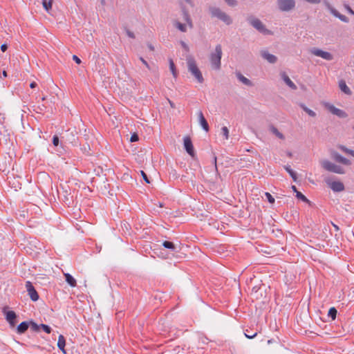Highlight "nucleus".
<instances>
[{
    "label": "nucleus",
    "mask_w": 354,
    "mask_h": 354,
    "mask_svg": "<svg viewBox=\"0 0 354 354\" xmlns=\"http://www.w3.org/2000/svg\"><path fill=\"white\" fill-rule=\"evenodd\" d=\"M162 245L164 248L169 249L172 252H176V246L171 241H165L162 243Z\"/></svg>",
    "instance_id": "obj_26"
},
{
    "label": "nucleus",
    "mask_w": 354,
    "mask_h": 354,
    "mask_svg": "<svg viewBox=\"0 0 354 354\" xmlns=\"http://www.w3.org/2000/svg\"><path fill=\"white\" fill-rule=\"evenodd\" d=\"M265 195H266V198L268 199V202L270 203H274V197L269 192H266Z\"/></svg>",
    "instance_id": "obj_39"
},
{
    "label": "nucleus",
    "mask_w": 354,
    "mask_h": 354,
    "mask_svg": "<svg viewBox=\"0 0 354 354\" xmlns=\"http://www.w3.org/2000/svg\"><path fill=\"white\" fill-rule=\"evenodd\" d=\"M184 147L189 155L191 156H194V146L189 137L184 138Z\"/></svg>",
    "instance_id": "obj_14"
},
{
    "label": "nucleus",
    "mask_w": 354,
    "mask_h": 354,
    "mask_svg": "<svg viewBox=\"0 0 354 354\" xmlns=\"http://www.w3.org/2000/svg\"><path fill=\"white\" fill-rule=\"evenodd\" d=\"M140 60L142 62V64L149 69V70H151V67L149 65V64L147 63V62L142 57H140Z\"/></svg>",
    "instance_id": "obj_44"
},
{
    "label": "nucleus",
    "mask_w": 354,
    "mask_h": 354,
    "mask_svg": "<svg viewBox=\"0 0 354 354\" xmlns=\"http://www.w3.org/2000/svg\"><path fill=\"white\" fill-rule=\"evenodd\" d=\"M208 10L212 17L217 18L226 25H230L232 23V19L230 16L223 12L221 8L216 6H209Z\"/></svg>",
    "instance_id": "obj_3"
},
{
    "label": "nucleus",
    "mask_w": 354,
    "mask_h": 354,
    "mask_svg": "<svg viewBox=\"0 0 354 354\" xmlns=\"http://www.w3.org/2000/svg\"><path fill=\"white\" fill-rule=\"evenodd\" d=\"M337 148L339 149L343 152H344L346 153H348L349 155H351L352 156L354 157V150L348 149V148H347L346 147H345L344 145H339L337 146Z\"/></svg>",
    "instance_id": "obj_29"
},
{
    "label": "nucleus",
    "mask_w": 354,
    "mask_h": 354,
    "mask_svg": "<svg viewBox=\"0 0 354 354\" xmlns=\"http://www.w3.org/2000/svg\"><path fill=\"white\" fill-rule=\"evenodd\" d=\"M221 133L223 134V136L225 137V139H228L229 130H228L227 127H222Z\"/></svg>",
    "instance_id": "obj_37"
},
{
    "label": "nucleus",
    "mask_w": 354,
    "mask_h": 354,
    "mask_svg": "<svg viewBox=\"0 0 354 354\" xmlns=\"http://www.w3.org/2000/svg\"><path fill=\"white\" fill-rule=\"evenodd\" d=\"M186 62L188 71L194 77L198 83H203L204 82V78L201 71L197 66L195 59L189 55L187 57Z\"/></svg>",
    "instance_id": "obj_1"
},
{
    "label": "nucleus",
    "mask_w": 354,
    "mask_h": 354,
    "mask_svg": "<svg viewBox=\"0 0 354 354\" xmlns=\"http://www.w3.org/2000/svg\"><path fill=\"white\" fill-rule=\"evenodd\" d=\"M222 46L221 44L216 46L214 51L209 55V60L212 68L215 71H218L221 67Z\"/></svg>",
    "instance_id": "obj_2"
},
{
    "label": "nucleus",
    "mask_w": 354,
    "mask_h": 354,
    "mask_svg": "<svg viewBox=\"0 0 354 354\" xmlns=\"http://www.w3.org/2000/svg\"><path fill=\"white\" fill-rule=\"evenodd\" d=\"M247 20L248 23L259 32L266 35H272V31L267 29L260 19L254 17H249Z\"/></svg>",
    "instance_id": "obj_4"
},
{
    "label": "nucleus",
    "mask_w": 354,
    "mask_h": 354,
    "mask_svg": "<svg viewBox=\"0 0 354 354\" xmlns=\"http://www.w3.org/2000/svg\"><path fill=\"white\" fill-rule=\"evenodd\" d=\"M187 3L191 4L192 0H185Z\"/></svg>",
    "instance_id": "obj_56"
},
{
    "label": "nucleus",
    "mask_w": 354,
    "mask_h": 354,
    "mask_svg": "<svg viewBox=\"0 0 354 354\" xmlns=\"http://www.w3.org/2000/svg\"><path fill=\"white\" fill-rule=\"evenodd\" d=\"M65 345H66L65 338H64V337L62 335H60L59 336V337H58L57 347L62 351V352L64 354L66 353V350L64 348Z\"/></svg>",
    "instance_id": "obj_19"
},
{
    "label": "nucleus",
    "mask_w": 354,
    "mask_h": 354,
    "mask_svg": "<svg viewBox=\"0 0 354 354\" xmlns=\"http://www.w3.org/2000/svg\"><path fill=\"white\" fill-rule=\"evenodd\" d=\"M2 75L3 77H6L8 76L7 72L6 71H3Z\"/></svg>",
    "instance_id": "obj_52"
},
{
    "label": "nucleus",
    "mask_w": 354,
    "mask_h": 354,
    "mask_svg": "<svg viewBox=\"0 0 354 354\" xmlns=\"http://www.w3.org/2000/svg\"><path fill=\"white\" fill-rule=\"evenodd\" d=\"M180 44H181V46L186 50V51H188L189 50V46H187V44L183 41H180Z\"/></svg>",
    "instance_id": "obj_48"
},
{
    "label": "nucleus",
    "mask_w": 354,
    "mask_h": 354,
    "mask_svg": "<svg viewBox=\"0 0 354 354\" xmlns=\"http://www.w3.org/2000/svg\"><path fill=\"white\" fill-rule=\"evenodd\" d=\"M198 118L199 124H201L202 128L206 132H207L209 131V125H208V123H207L206 119L205 118V117L203 115V112L201 111H199L198 112Z\"/></svg>",
    "instance_id": "obj_16"
},
{
    "label": "nucleus",
    "mask_w": 354,
    "mask_h": 354,
    "mask_svg": "<svg viewBox=\"0 0 354 354\" xmlns=\"http://www.w3.org/2000/svg\"><path fill=\"white\" fill-rule=\"evenodd\" d=\"M8 49V46L6 44H3L1 46V50L3 51V52H5L6 50Z\"/></svg>",
    "instance_id": "obj_50"
},
{
    "label": "nucleus",
    "mask_w": 354,
    "mask_h": 354,
    "mask_svg": "<svg viewBox=\"0 0 354 354\" xmlns=\"http://www.w3.org/2000/svg\"><path fill=\"white\" fill-rule=\"evenodd\" d=\"M40 328H41L43 330L48 334L51 332V328L48 325L41 324H40Z\"/></svg>",
    "instance_id": "obj_36"
},
{
    "label": "nucleus",
    "mask_w": 354,
    "mask_h": 354,
    "mask_svg": "<svg viewBox=\"0 0 354 354\" xmlns=\"http://www.w3.org/2000/svg\"><path fill=\"white\" fill-rule=\"evenodd\" d=\"M169 68H170V71H171L173 76L174 77H176L177 73H176V66H175V64L172 59H169Z\"/></svg>",
    "instance_id": "obj_33"
},
{
    "label": "nucleus",
    "mask_w": 354,
    "mask_h": 354,
    "mask_svg": "<svg viewBox=\"0 0 354 354\" xmlns=\"http://www.w3.org/2000/svg\"><path fill=\"white\" fill-rule=\"evenodd\" d=\"M29 324L27 322H23L19 324L17 328V333L19 334H22L25 333L28 328Z\"/></svg>",
    "instance_id": "obj_20"
},
{
    "label": "nucleus",
    "mask_w": 354,
    "mask_h": 354,
    "mask_svg": "<svg viewBox=\"0 0 354 354\" xmlns=\"http://www.w3.org/2000/svg\"><path fill=\"white\" fill-rule=\"evenodd\" d=\"M183 19L187 22V26L190 28H193V24H192V19L190 18V16H189L188 12L184 9L183 10Z\"/></svg>",
    "instance_id": "obj_23"
},
{
    "label": "nucleus",
    "mask_w": 354,
    "mask_h": 354,
    "mask_svg": "<svg viewBox=\"0 0 354 354\" xmlns=\"http://www.w3.org/2000/svg\"><path fill=\"white\" fill-rule=\"evenodd\" d=\"M101 3H102V5H104V4H105V1H104V0H102V1H101Z\"/></svg>",
    "instance_id": "obj_59"
},
{
    "label": "nucleus",
    "mask_w": 354,
    "mask_h": 354,
    "mask_svg": "<svg viewBox=\"0 0 354 354\" xmlns=\"http://www.w3.org/2000/svg\"><path fill=\"white\" fill-rule=\"evenodd\" d=\"M296 197L297 198L301 200L304 202H306L307 203V202L309 201L308 200V198L303 194H301L300 192H297Z\"/></svg>",
    "instance_id": "obj_35"
},
{
    "label": "nucleus",
    "mask_w": 354,
    "mask_h": 354,
    "mask_svg": "<svg viewBox=\"0 0 354 354\" xmlns=\"http://www.w3.org/2000/svg\"><path fill=\"white\" fill-rule=\"evenodd\" d=\"M65 280L71 286V287H75L77 285L76 280L74 279V277L70 274L69 273H65L64 274Z\"/></svg>",
    "instance_id": "obj_22"
},
{
    "label": "nucleus",
    "mask_w": 354,
    "mask_h": 354,
    "mask_svg": "<svg viewBox=\"0 0 354 354\" xmlns=\"http://www.w3.org/2000/svg\"><path fill=\"white\" fill-rule=\"evenodd\" d=\"M333 225L336 231H338L339 230V227L337 225L333 223Z\"/></svg>",
    "instance_id": "obj_53"
},
{
    "label": "nucleus",
    "mask_w": 354,
    "mask_h": 354,
    "mask_svg": "<svg viewBox=\"0 0 354 354\" xmlns=\"http://www.w3.org/2000/svg\"><path fill=\"white\" fill-rule=\"evenodd\" d=\"M330 154L331 157L339 163L343 164L344 165H350L351 164L348 159L343 157L337 151H333Z\"/></svg>",
    "instance_id": "obj_13"
},
{
    "label": "nucleus",
    "mask_w": 354,
    "mask_h": 354,
    "mask_svg": "<svg viewBox=\"0 0 354 354\" xmlns=\"http://www.w3.org/2000/svg\"><path fill=\"white\" fill-rule=\"evenodd\" d=\"M30 328L33 331H38L40 328V325L36 324L35 322H31L30 324Z\"/></svg>",
    "instance_id": "obj_38"
},
{
    "label": "nucleus",
    "mask_w": 354,
    "mask_h": 354,
    "mask_svg": "<svg viewBox=\"0 0 354 354\" xmlns=\"http://www.w3.org/2000/svg\"><path fill=\"white\" fill-rule=\"evenodd\" d=\"M225 3L230 6H236L237 1L236 0H224Z\"/></svg>",
    "instance_id": "obj_40"
},
{
    "label": "nucleus",
    "mask_w": 354,
    "mask_h": 354,
    "mask_svg": "<svg viewBox=\"0 0 354 354\" xmlns=\"http://www.w3.org/2000/svg\"><path fill=\"white\" fill-rule=\"evenodd\" d=\"M261 55L264 59L267 60L270 64H274L277 61V57L275 55L270 54L267 50H261Z\"/></svg>",
    "instance_id": "obj_15"
},
{
    "label": "nucleus",
    "mask_w": 354,
    "mask_h": 354,
    "mask_svg": "<svg viewBox=\"0 0 354 354\" xmlns=\"http://www.w3.org/2000/svg\"><path fill=\"white\" fill-rule=\"evenodd\" d=\"M149 48H150L151 50H153V47L151 45H149Z\"/></svg>",
    "instance_id": "obj_60"
},
{
    "label": "nucleus",
    "mask_w": 354,
    "mask_h": 354,
    "mask_svg": "<svg viewBox=\"0 0 354 354\" xmlns=\"http://www.w3.org/2000/svg\"><path fill=\"white\" fill-rule=\"evenodd\" d=\"M281 77L284 82L292 89L296 90L297 86L290 79V77L286 75L285 72H282L281 73Z\"/></svg>",
    "instance_id": "obj_17"
},
{
    "label": "nucleus",
    "mask_w": 354,
    "mask_h": 354,
    "mask_svg": "<svg viewBox=\"0 0 354 354\" xmlns=\"http://www.w3.org/2000/svg\"><path fill=\"white\" fill-rule=\"evenodd\" d=\"M26 288L32 301H36L39 299V295L30 281L26 282Z\"/></svg>",
    "instance_id": "obj_11"
},
{
    "label": "nucleus",
    "mask_w": 354,
    "mask_h": 354,
    "mask_svg": "<svg viewBox=\"0 0 354 354\" xmlns=\"http://www.w3.org/2000/svg\"><path fill=\"white\" fill-rule=\"evenodd\" d=\"M126 33H127V36H128L129 37H130V38H135V35H134V33H133V32H131V30H128V29H127V30H126Z\"/></svg>",
    "instance_id": "obj_47"
},
{
    "label": "nucleus",
    "mask_w": 354,
    "mask_h": 354,
    "mask_svg": "<svg viewBox=\"0 0 354 354\" xmlns=\"http://www.w3.org/2000/svg\"><path fill=\"white\" fill-rule=\"evenodd\" d=\"M59 138L57 136L55 135L53 138V144L54 146L57 147L59 145Z\"/></svg>",
    "instance_id": "obj_42"
},
{
    "label": "nucleus",
    "mask_w": 354,
    "mask_h": 354,
    "mask_svg": "<svg viewBox=\"0 0 354 354\" xmlns=\"http://www.w3.org/2000/svg\"><path fill=\"white\" fill-rule=\"evenodd\" d=\"M321 165L325 170L338 174H345V169L340 165H336L328 160L321 162Z\"/></svg>",
    "instance_id": "obj_5"
},
{
    "label": "nucleus",
    "mask_w": 354,
    "mask_h": 354,
    "mask_svg": "<svg viewBox=\"0 0 354 354\" xmlns=\"http://www.w3.org/2000/svg\"><path fill=\"white\" fill-rule=\"evenodd\" d=\"M169 104H170V105H171V107H174V103H173V102H171V101H169Z\"/></svg>",
    "instance_id": "obj_58"
},
{
    "label": "nucleus",
    "mask_w": 354,
    "mask_h": 354,
    "mask_svg": "<svg viewBox=\"0 0 354 354\" xmlns=\"http://www.w3.org/2000/svg\"><path fill=\"white\" fill-rule=\"evenodd\" d=\"M214 162H215V167L216 169L217 167H216V157L214 158Z\"/></svg>",
    "instance_id": "obj_57"
},
{
    "label": "nucleus",
    "mask_w": 354,
    "mask_h": 354,
    "mask_svg": "<svg viewBox=\"0 0 354 354\" xmlns=\"http://www.w3.org/2000/svg\"><path fill=\"white\" fill-rule=\"evenodd\" d=\"M73 59L77 64H80L81 63V59L75 55H73Z\"/></svg>",
    "instance_id": "obj_49"
},
{
    "label": "nucleus",
    "mask_w": 354,
    "mask_h": 354,
    "mask_svg": "<svg viewBox=\"0 0 354 354\" xmlns=\"http://www.w3.org/2000/svg\"><path fill=\"white\" fill-rule=\"evenodd\" d=\"M299 106L310 117L316 116V113L314 111L308 109L304 103H299Z\"/></svg>",
    "instance_id": "obj_25"
},
{
    "label": "nucleus",
    "mask_w": 354,
    "mask_h": 354,
    "mask_svg": "<svg viewBox=\"0 0 354 354\" xmlns=\"http://www.w3.org/2000/svg\"><path fill=\"white\" fill-rule=\"evenodd\" d=\"M257 335V333H254L253 334H250V333H245V335L247 338L248 339H252L254 338V337H256V335Z\"/></svg>",
    "instance_id": "obj_46"
},
{
    "label": "nucleus",
    "mask_w": 354,
    "mask_h": 354,
    "mask_svg": "<svg viewBox=\"0 0 354 354\" xmlns=\"http://www.w3.org/2000/svg\"><path fill=\"white\" fill-rule=\"evenodd\" d=\"M174 25L177 29H178L182 32H185L187 30V25L183 24L178 21H174Z\"/></svg>",
    "instance_id": "obj_27"
},
{
    "label": "nucleus",
    "mask_w": 354,
    "mask_h": 354,
    "mask_svg": "<svg viewBox=\"0 0 354 354\" xmlns=\"http://www.w3.org/2000/svg\"><path fill=\"white\" fill-rule=\"evenodd\" d=\"M337 148L339 149L343 152H344L346 153H348L349 155H351L352 156L354 157V150L348 149V148H347L346 147H345L344 145H339L337 146Z\"/></svg>",
    "instance_id": "obj_28"
},
{
    "label": "nucleus",
    "mask_w": 354,
    "mask_h": 354,
    "mask_svg": "<svg viewBox=\"0 0 354 354\" xmlns=\"http://www.w3.org/2000/svg\"><path fill=\"white\" fill-rule=\"evenodd\" d=\"M139 140L138 136L136 133H133L131 135L130 141L131 142H137Z\"/></svg>",
    "instance_id": "obj_43"
},
{
    "label": "nucleus",
    "mask_w": 354,
    "mask_h": 354,
    "mask_svg": "<svg viewBox=\"0 0 354 354\" xmlns=\"http://www.w3.org/2000/svg\"><path fill=\"white\" fill-rule=\"evenodd\" d=\"M310 52L311 54L322 57V59L330 61L333 59V56L331 53L329 52L324 51L322 49L317 48H313L310 50Z\"/></svg>",
    "instance_id": "obj_7"
},
{
    "label": "nucleus",
    "mask_w": 354,
    "mask_h": 354,
    "mask_svg": "<svg viewBox=\"0 0 354 354\" xmlns=\"http://www.w3.org/2000/svg\"><path fill=\"white\" fill-rule=\"evenodd\" d=\"M270 131L274 134L277 138H279V139H284V136L278 131V129L274 127V126H270Z\"/></svg>",
    "instance_id": "obj_31"
},
{
    "label": "nucleus",
    "mask_w": 354,
    "mask_h": 354,
    "mask_svg": "<svg viewBox=\"0 0 354 354\" xmlns=\"http://www.w3.org/2000/svg\"><path fill=\"white\" fill-rule=\"evenodd\" d=\"M236 76L237 79L241 82H242L243 84H245L246 86H252V82L249 79H248L247 77H244L240 72H236Z\"/></svg>",
    "instance_id": "obj_18"
},
{
    "label": "nucleus",
    "mask_w": 354,
    "mask_h": 354,
    "mask_svg": "<svg viewBox=\"0 0 354 354\" xmlns=\"http://www.w3.org/2000/svg\"><path fill=\"white\" fill-rule=\"evenodd\" d=\"M323 3L326 8L328 9L334 17L338 18L339 20L344 23H348L349 21L348 18L345 15L340 14L335 8L332 6L328 0H323Z\"/></svg>",
    "instance_id": "obj_6"
},
{
    "label": "nucleus",
    "mask_w": 354,
    "mask_h": 354,
    "mask_svg": "<svg viewBox=\"0 0 354 354\" xmlns=\"http://www.w3.org/2000/svg\"><path fill=\"white\" fill-rule=\"evenodd\" d=\"M287 155H288V157H290H290H292V156L291 152H288V153H287Z\"/></svg>",
    "instance_id": "obj_55"
},
{
    "label": "nucleus",
    "mask_w": 354,
    "mask_h": 354,
    "mask_svg": "<svg viewBox=\"0 0 354 354\" xmlns=\"http://www.w3.org/2000/svg\"><path fill=\"white\" fill-rule=\"evenodd\" d=\"M183 19L187 22V26L190 28H193V24H192V19L190 18V16H189L188 12L184 9L183 10Z\"/></svg>",
    "instance_id": "obj_24"
},
{
    "label": "nucleus",
    "mask_w": 354,
    "mask_h": 354,
    "mask_svg": "<svg viewBox=\"0 0 354 354\" xmlns=\"http://www.w3.org/2000/svg\"><path fill=\"white\" fill-rule=\"evenodd\" d=\"M277 3L281 11H289L295 6V0H277Z\"/></svg>",
    "instance_id": "obj_8"
},
{
    "label": "nucleus",
    "mask_w": 354,
    "mask_h": 354,
    "mask_svg": "<svg viewBox=\"0 0 354 354\" xmlns=\"http://www.w3.org/2000/svg\"><path fill=\"white\" fill-rule=\"evenodd\" d=\"M36 86H37V83H36V82H31V83L30 84V87L31 88H35Z\"/></svg>",
    "instance_id": "obj_51"
},
{
    "label": "nucleus",
    "mask_w": 354,
    "mask_h": 354,
    "mask_svg": "<svg viewBox=\"0 0 354 354\" xmlns=\"http://www.w3.org/2000/svg\"><path fill=\"white\" fill-rule=\"evenodd\" d=\"M3 312L6 316V319L10 324L11 326H15L16 324V313L12 310H7L6 308H4Z\"/></svg>",
    "instance_id": "obj_12"
},
{
    "label": "nucleus",
    "mask_w": 354,
    "mask_h": 354,
    "mask_svg": "<svg viewBox=\"0 0 354 354\" xmlns=\"http://www.w3.org/2000/svg\"><path fill=\"white\" fill-rule=\"evenodd\" d=\"M42 4H43L44 8L46 11H48L52 8V1L51 0L49 1H47V0H42Z\"/></svg>",
    "instance_id": "obj_34"
},
{
    "label": "nucleus",
    "mask_w": 354,
    "mask_h": 354,
    "mask_svg": "<svg viewBox=\"0 0 354 354\" xmlns=\"http://www.w3.org/2000/svg\"><path fill=\"white\" fill-rule=\"evenodd\" d=\"M141 175L144 179V180L147 183H150V181L147 176V174L143 171H141Z\"/></svg>",
    "instance_id": "obj_45"
},
{
    "label": "nucleus",
    "mask_w": 354,
    "mask_h": 354,
    "mask_svg": "<svg viewBox=\"0 0 354 354\" xmlns=\"http://www.w3.org/2000/svg\"><path fill=\"white\" fill-rule=\"evenodd\" d=\"M325 181L328 187L335 192H340L345 189L344 184L340 181H331L329 179H326Z\"/></svg>",
    "instance_id": "obj_10"
},
{
    "label": "nucleus",
    "mask_w": 354,
    "mask_h": 354,
    "mask_svg": "<svg viewBox=\"0 0 354 354\" xmlns=\"http://www.w3.org/2000/svg\"><path fill=\"white\" fill-rule=\"evenodd\" d=\"M325 106L331 113L338 116L340 118H345L348 116L347 113L344 111L336 108L333 104L326 103Z\"/></svg>",
    "instance_id": "obj_9"
},
{
    "label": "nucleus",
    "mask_w": 354,
    "mask_h": 354,
    "mask_svg": "<svg viewBox=\"0 0 354 354\" xmlns=\"http://www.w3.org/2000/svg\"><path fill=\"white\" fill-rule=\"evenodd\" d=\"M185 176H183L181 177V180H185Z\"/></svg>",
    "instance_id": "obj_61"
},
{
    "label": "nucleus",
    "mask_w": 354,
    "mask_h": 354,
    "mask_svg": "<svg viewBox=\"0 0 354 354\" xmlns=\"http://www.w3.org/2000/svg\"><path fill=\"white\" fill-rule=\"evenodd\" d=\"M292 189L297 194V192H298V191L295 185L292 186Z\"/></svg>",
    "instance_id": "obj_54"
},
{
    "label": "nucleus",
    "mask_w": 354,
    "mask_h": 354,
    "mask_svg": "<svg viewBox=\"0 0 354 354\" xmlns=\"http://www.w3.org/2000/svg\"><path fill=\"white\" fill-rule=\"evenodd\" d=\"M339 87L340 90L342 92H344L345 94H347V95L351 94V89L348 87V86L346 85V82L344 80H341L339 82Z\"/></svg>",
    "instance_id": "obj_21"
},
{
    "label": "nucleus",
    "mask_w": 354,
    "mask_h": 354,
    "mask_svg": "<svg viewBox=\"0 0 354 354\" xmlns=\"http://www.w3.org/2000/svg\"><path fill=\"white\" fill-rule=\"evenodd\" d=\"M337 314V310L335 307H331L328 313V316L331 317L333 320H335Z\"/></svg>",
    "instance_id": "obj_32"
},
{
    "label": "nucleus",
    "mask_w": 354,
    "mask_h": 354,
    "mask_svg": "<svg viewBox=\"0 0 354 354\" xmlns=\"http://www.w3.org/2000/svg\"><path fill=\"white\" fill-rule=\"evenodd\" d=\"M286 171L290 174L294 181H297V174L290 167V165L284 166Z\"/></svg>",
    "instance_id": "obj_30"
},
{
    "label": "nucleus",
    "mask_w": 354,
    "mask_h": 354,
    "mask_svg": "<svg viewBox=\"0 0 354 354\" xmlns=\"http://www.w3.org/2000/svg\"><path fill=\"white\" fill-rule=\"evenodd\" d=\"M344 8L349 14L354 16V10L350 7L349 5L345 4Z\"/></svg>",
    "instance_id": "obj_41"
}]
</instances>
